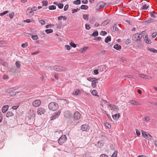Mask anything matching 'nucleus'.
I'll list each match as a JSON object with an SVG mask.
<instances>
[{
  "label": "nucleus",
  "mask_w": 157,
  "mask_h": 157,
  "mask_svg": "<svg viewBox=\"0 0 157 157\" xmlns=\"http://www.w3.org/2000/svg\"><path fill=\"white\" fill-rule=\"evenodd\" d=\"M14 115L13 112L11 111H8L6 114V117H9L13 116Z\"/></svg>",
  "instance_id": "24"
},
{
  "label": "nucleus",
  "mask_w": 157,
  "mask_h": 157,
  "mask_svg": "<svg viewBox=\"0 0 157 157\" xmlns=\"http://www.w3.org/2000/svg\"><path fill=\"white\" fill-rule=\"evenodd\" d=\"M102 140H99L97 144V147L99 148H101L103 146V143Z\"/></svg>",
  "instance_id": "16"
},
{
  "label": "nucleus",
  "mask_w": 157,
  "mask_h": 157,
  "mask_svg": "<svg viewBox=\"0 0 157 157\" xmlns=\"http://www.w3.org/2000/svg\"><path fill=\"white\" fill-rule=\"evenodd\" d=\"M147 50L151 52L154 53H157V50L154 48H151L149 47L147 48Z\"/></svg>",
  "instance_id": "22"
},
{
  "label": "nucleus",
  "mask_w": 157,
  "mask_h": 157,
  "mask_svg": "<svg viewBox=\"0 0 157 157\" xmlns=\"http://www.w3.org/2000/svg\"><path fill=\"white\" fill-rule=\"evenodd\" d=\"M96 79V78H92V77H89L87 79V80L90 82H92L94 79Z\"/></svg>",
  "instance_id": "51"
},
{
  "label": "nucleus",
  "mask_w": 157,
  "mask_h": 157,
  "mask_svg": "<svg viewBox=\"0 0 157 157\" xmlns=\"http://www.w3.org/2000/svg\"><path fill=\"white\" fill-rule=\"evenodd\" d=\"M111 31L113 32H115L116 31L117 33L120 32V30L118 29L117 26V25L115 24H114L111 27Z\"/></svg>",
  "instance_id": "12"
},
{
  "label": "nucleus",
  "mask_w": 157,
  "mask_h": 157,
  "mask_svg": "<svg viewBox=\"0 0 157 157\" xmlns=\"http://www.w3.org/2000/svg\"><path fill=\"white\" fill-rule=\"evenodd\" d=\"M111 37L110 36H108L105 38V43H107L109 41H110L111 40Z\"/></svg>",
  "instance_id": "29"
},
{
  "label": "nucleus",
  "mask_w": 157,
  "mask_h": 157,
  "mask_svg": "<svg viewBox=\"0 0 157 157\" xmlns=\"http://www.w3.org/2000/svg\"><path fill=\"white\" fill-rule=\"evenodd\" d=\"M14 15V12H12L11 13L9 14V16L10 18L12 19L13 18Z\"/></svg>",
  "instance_id": "49"
},
{
  "label": "nucleus",
  "mask_w": 157,
  "mask_h": 157,
  "mask_svg": "<svg viewBox=\"0 0 157 157\" xmlns=\"http://www.w3.org/2000/svg\"><path fill=\"white\" fill-rule=\"evenodd\" d=\"M85 26L86 29L87 30H89L90 29V28L89 25L87 24H86Z\"/></svg>",
  "instance_id": "58"
},
{
  "label": "nucleus",
  "mask_w": 157,
  "mask_h": 157,
  "mask_svg": "<svg viewBox=\"0 0 157 157\" xmlns=\"http://www.w3.org/2000/svg\"><path fill=\"white\" fill-rule=\"evenodd\" d=\"M39 22L42 25H44L45 24V21L43 20H40L39 21Z\"/></svg>",
  "instance_id": "59"
},
{
  "label": "nucleus",
  "mask_w": 157,
  "mask_h": 157,
  "mask_svg": "<svg viewBox=\"0 0 157 157\" xmlns=\"http://www.w3.org/2000/svg\"><path fill=\"white\" fill-rule=\"evenodd\" d=\"M80 10V9L77 8L76 9H73L72 10V13H74Z\"/></svg>",
  "instance_id": "40"
},
{
  "label": "nucleus",
  "mask_w": 157,
  "mask_h": 157,
  "mask_svg": "<svg viewBox=\"0 0 157 157\" xmlns=\"http://www.w3.org/2000/svg\"><path fill=\"white\" fill-rule=\"evenodd\" d=\"M113 109L115 111H117L119 110V108L117 107V106L115 105L113 106Z\"/></svg>",
  "instance_id": "43"
},
{
  "label": "nucleus",
  "mask_w": 157,
  "mask_h": 157,
  "mask_svg": "<svg viewBox=\"0 0 157 157\" xmlns=\"http://www.w3.org/2000/svg\"><path fill=\"white\" fill-rule=\"evenodd\" d=\"M99 79H94V80L91 83V85L92 87L94 88L96 86L97 84L98 83V82L97 81Z\"/></svg>",
  "instance_id": "15"
},
{
  "label": "nucleus",
  "mask_w": 157,
  "mask_h": 157,
  "mask_svg": "<svg viewBox=\"0 0 157 157\" xmlns=\"http://www.w3.org/2000/svg\"><path fill=\"white\" fill-rule=\"evenodd\" d=\"M8 107L9 106L8 105H4L2 108V112L3 113H5L8 110Z\"/></svg>",
  "instance_id": "20"
},
{
  "label": "nucleus",
  "mask_w": 157,
  "mask_h": 157,
  "mask_svg": "<svg viewBox=\"0 0 157 157\" xmlns=\"http://www.w3.org/2000/svg\"><path fill=\"white\" fill-rule=\"evenodd\" d=\"M67 139L65 135H62L58 140V142L60 145H62L63 144Z\"/></svg>",
  "instance_id": "4"
},
{
  "label": "nucleus",
  "mask_w": 157,
  "mask_h": 157,
  "mask_svg": "<svg viewBox=\"0 0 157 157\" xmlns=\"http://www.w3.org/2000/svg\"><path fill=\"white\" fill-rule=\"evenodd\" d=\"M83 10H86L88 8V7L87 6L85 5H82L80 7V9Z\"/></svg>",
  "instance_id": "28"
},
{
  "label": "nucleus",
  "mask_w": 157,
  "mask_h": 157,
  "mask_svg": "<svg viewBox=\"0 0 157 157\" xmlns=\"http://www.w3.org/2000/svg\"><path fill=\"white\" fill-rule=\"evenodd\" d=\"M94 73L95 75H97L98 74L99 72L98 69H95L94 71Z\"/></svg>",
  "instance_id": "62"
},
{
  "label": "nucleus",
  "mask_w": 157,
  "mask_h": 157,
  "mask_svg": "<svg viewBox=\"0 0 157 157\" xmlns=\"http://www.w3.org/2000/svg\"><path fill=\"white\" fill-rule=\"evenodd\" d=\"M19 88L20 87L18 86H16L14 87L11 88L10 89H7L6 90V92L8 93H11L13 90H16V89H14L15 88Z\"/></svg>",
  "instance_id": "18"
},
{
  "label": "nucleus",
  "mask_w": 157,
  "mask_h": 157,
  "mask_svg": "<svg viewBox=\"0 0 157 157\" xmlns=\"http://www.w3.org/2000/svg\"><path fill=\"white\" fill-rule=\"evenodd\" d=\"M110 22V20L108 19H107L105 21L101 23V26L109 24Z\"/></svg>",
  "instance_id": "25"
},
{
  "label": "nucleus",
  "mask_w": 157,
  "mask_h": 157,
  "mask_svg": "<svg viewBox=\"0 0 157 157\" xmlns=\"http://www.w3.org/2000/svg\"><path fill=\"white\" fill-rule=\"evenodd\" d=\"M15 64L18 69H19L21 68V64H20V62L19 61H16Z\"/></svg>",
  "instance_id": "26"
},
{
  "label": "nucleus",
  "mask_w": 157,
  "mask_h": 157,
  "mask_svg": "<svg viewBox=\"0 0 157 157\" xmlns=\"http://www.w3.org/2000/svg\"><path fill=\"white\" fill-rule=\"evenodd\" d=\"M61 113L60 110H58L57 111L55 112L50 117V120L51 121L54 120L56 118H57Z\"/></svg>",
  "instance_id": "3"
},
{
  "label": "nucleus",
  "mask_w": 157,
  "mask_h": 157,
  "mask_svg": "<svg viewBox=\"0 0 157 157\" xmlns=\"http://www.w3.org/2000/svg\"><path fill=\"white\" fill-rule=\"evenodd\" d=\"M19 92H13L12 93H10V94L7 95L9 96V97H10L11 96L13 97L15 95H16L18 93H20Z\"/></svg>",
  "instance_id": "27"
},
{
  "label": "nucleus",
  "mask_w": 157,
  "mask_h": 157,
  "mask_svg": "<svg viewBox=\"0 0 157 157\" xmlns=\"http://www.w3.org/2000/svg\"><path fill=\"white\" fill-rule=\"evenodd\" d=\"M154 14H156L157 13H155L154 11L151 12L150 13L151 16L153 18H155L156 17V16H155Z\"/></svg>",
  "instance_id": "34"
},
{
  "label": "nucleus",
  "mask_w": 157,
  "mask_h": 157,
  "mask_svg": "<svg viewBox=\"0 0 157 157\" xmlns=\"http://www.w3.org/2000/svg\"><path fill=\"white\" fill-rule=\"evenodd\" d=\"M91 93L94 95L98 96L97 95V91L96 90H92L91 92Z\"/></svg>",
  "instance_id": "37"
},
{
  "label": "nucleus",
  "mask_w": 157,
  "mask_h": 157,
  "mask_svg": "<svg viewBox=\"0 0 157 157\" xmlns=\"http://www.w3.org/2000/svg\"><path fill=\"white\" fill-rule=\"evenodd\" d=\"M107 34V32L105 31H101V32L100 34L102 36H105Z\"/></svg>",
  "instance_id": "46"
},
{
  "label": "nucleus",
  "mask_w": 157,
  "mask_h": 157,
  "mask_svg": "<svg viewBox=\"0 0 157 157\" xmlns=\"http://www.w3.org/2000/svg\"><path fill=\"white\" fill-rule=\"evenodd\" d=\"M58 101L60 104H62L63 105H66L68 103L67 100L66 99H58Z\"/></svg>",
  "instance_id": "14"
},
{
  "label": "nucleus",
  "mask_w": 157,
  "mask_h": 157,
  "mask_svg": "<svg viewBox=\"0 0 157 157\" xmlns=\"http://www.w3.org/2000/svg\"><path fill=\"white\" fill-rule=\"evenodd\" d=\"M143 36V35L140 36L138 33H136L132 36V40L134 41L139 43V42L140 41L141 39L142 38Z\"/></svg>",
  "instance_id": "2"
},
{
  "label": "nucleus",
  "mask_w": 157,
  "mask_h": 157,
  "mask_svg": "<svg viewBox=\"0 0 157 157\" xmlns=\"http://www.w3.org/2000/svg\"><path fill=\"white\" fill-rule=\"evenodd\" d=\"M89 15V14H84L83 15V18L85 20H88V17Z\"/></svg>",
  "instance_id": "39"
},
{
  "label": "nucleus",
  "mask_w": 157,
  "mask_h": 157,
  "mask_svg": "<svg viewBox=\"0 0 157 157\" xmlns=\"http://www.w3.org/2000/svg\"><path fill=\"white\" fill-rule=\"evenodd\" d=\"M49 109L52 111L56 110L58 108V104L55 102H52L48 105Z\"/></svg>",
  "instance_id": "1"
},
{
  "label": "nucleus",
  "mask_w": 157,
  "mask_h": 157,
  "mask_svg": "<svg viewBox=\"0 0 157 157\" xmlns=\"http://www.w3.org/2000/svg\"><path fill=\"white\" fill-rule=\"evenodd\" d=\"M26 13L27 15H29L30 17L33 16L34 15L33 11L31 9V7H29L27 10Z\"/></svg>",
  "instance_id": "13"
},
{
  "label": "nucleus",
  "mask_w": 157,
  "mask_h": 157,
  "mask_svg": "<svg viewBox=\"0 0 157 157\" xmlns=\"http://www.w3.org/2000/svg\"><path fill=\"white\" fill-rule=\"evenodd\" d=\"M98 32L97 30H96L94 31L93 32V33L92 34V36H93L95 37L96 36H98Z\"/></svg>",
  "instance_id": "30"
},
{
  "label": "nucleus",
  "mask_w": 157,
  "mask_h": 157,
  "mask_svg": "<svg viewBox=\"0 0 157 157\" xmlns=\"http://www.w3.org/2000/svg\"><path fill=\"white\" fill-rule=\"evenodd\" d=\"M100 157H109L108 156L104 154L100 155Z\"/></svg>",
  "instance_id": "64"
},
{
  "label": "nucleus",
  "mask_w": 157,
  "mask_h": 157,
  "mask_svg": "<svg viewBox=\"0 0 157 157\" xmlns=\"http://www.w3.org/2000/svg\"><path fill=\"white\" fill-rule=\"evenodd\" d=\"M31 9L33 11H36L37 10V8L36 6H34L33 8H31Z\"/></svg>",
  "instance_id": "63"
},
{
  "label": "nucleus",
  "mask_w": 157,
  "mask_h": 157,
  "mask_svg": "<svg viewBox=\"0 0 157 157\" xmlns=\"http://www.w3.org/2000/svg\"><path fill=\"white\" fill-rule=\"evenodd\" d=\"M31 37L33 40H37L39 38L38 36L37 35H33Z\"/></svg>",
  "instance_id": "41"
},
{
  "label": "nucleus",
  "mask_w": 157,
  "mask_h": 157,
  "mask_svg": "<svg viewBox=\"0 0 157 157\" xmlns=\"http://www.w3.org/2000/svg\"><path fill=\"white\" fill-rule=\"evenodd\" d=\"M80 91V90L79 89H77L75 92L74 91L73 92V94L76 95H77Z\"/></svg>",
  "instance_id": "38"
},
{
  "label": "nucleus",
  "mask_w": 157,
  "mask_h": 157,
  "mask_svg": "<svg viewBox=\"0 0 157 157\" xmlns=\"http://www.w3.org/2000/svg\"><path fill=\"white\" fill-rule=\"evenodd\" d=\"M65 47L67 49V50H69L71 48V46L68 45H65Z\"/></svg>",
  "instance_id": "61"
},
{
  "label": "nucleus",
  "mask_w": 157,
  "mask_h": 157,
  "mask_svg": "<svg viewBox=\"0 0 157 157\" xmlns=\"http://www.w3.org/2000/svg\"><path fill=\"white\" fill-rule=\"evenodd\" d=\"M41 104V101L39 100H36L34 101L33 102V105L35 107H37L40 105Z\"/></svg>",
  "instance_id": "11"
},
{
  "label": "nucleus",
  "mask_w": 157,
  "mask_h": 157,
  "mask_svg": "<svg viewBox=\"0 0 157 157\" xmlns=\"http://www.w3.org/2000/svg\"><path fill=\"white\" fill-rule=\"evenodd\" d=\"M63 4L62 3H59V5H58V8L60 9H62L63 8Z\"/></svg>",
  "instance_id": "54"
},
{
  "label": "nucleus",
  "mask_w": 157,
  "mask_h": 157,
  "mask_svg": "<svg viewBox=\"0 0 157 157\" xmlns=\"http://www.w3.org/2000/svg\"><path fill=\"white\" fill-rule=\"evenodd\" d=\"M89 22L92 24H93L94 23V19L93 17L92 18H90Z\"/></svg>",
  "instance_id": "56"
},
{
  "label": "nucleus",
  "mask_w": 157,
  "mask_h": 157,
  "mask_svg": "<svg viewBox=\"0 0 157 157\" xmlns=\"http://www.w3.org/2000/svg\"><path fill=\"white\" fill-rule=\"evenodd\" d=\"M81 129L82 131H87L90 129V127L87 124H83L81 126Z\"/></svg>",
  "instance_id": "8"
},
{
  "label": "nucleus",
  "mask_w": 157,
  "mask_h": 157,
  "mask_svg": "<svg viewBox=\"0 0 157 157\" xmlns=\"http://www.w3.org/2000/svg\"><path fill=\"white\" fill-rule=\"evenodd\" d=\"M2 65L4 66L5 67H7L8 66V64L7 63L5 62H3L2 63Z\"/></svg>",
  "instance_id": "60"
},
{
  "label": "nucleus",
  "mask_w": 157,
  "mask_h": 157,
  "mask_svg": "<svg viewBox=\"0 0 157 157\" xmlns=\"http://www.w3.org/2000/svg\"><path fill=\"white\" fill-rule=\"evenodd\" d=\"M113 48L117 50H120L121 49V47L118 44H115L113 46Z\"/></svg>",
  "instance_id": "19"
},
{
  "label": "nucleus",
  "mask_w": 157,
  "mask_h": 157,
  "mask_svg": "<svg viewBox=\"0 0 157 157\" xmlns=\"http://www.w3.org/2000/svg\"><path fill=\"white\" fill-rule=\"evenodd\" d=\"M81 3V1L80 0H76L73 2V4L76 5L80 4Z\"/></svg>",
  "instance_id": "36"
},
{
  "label": "nucleus",
  "mask_w": 157,
  "mask_h": 157,
  "mask_svg": "<svg viewBox=\"0 0 157 157\" xmlns=\"http://www.w3.org/2000/svg\"><path fill=\"white\" fill-rule=\"evenodd\" d=\"M136 134L138 136H140V131L137 129H136Z\"/></svg>",
  "instance_id": "53"
},
{
  "label": "nucleus",
  "mask_w": 157,
  "mask_h": 157,
  "mask_svg": "<svg viewBox=\"0 0 157 157\" xmlns=\"http://www.w3.org/2000/svg\"><path fill=\"white\" fill-rule=\"evenodd\" d=\"M70 45L72 47H73L74 48H75L76 47V44H75L74 42H71L70 43Z\"/></svg>",
  "instance_id": "48"
},
{
  "label": "nucleus",
  "mask_w": 157,
  "mask_h": 157,
  "mask_svg": "<svg viewBox=\"0 0 157 157\" xmlns=\"http://www.w3.org/2000/svg\"><path fill=\"white\" fill-rule=\"evenodd\" d=\"M68 7H69V6L68 4H67L64 7V11H67L68 9Z\"/></svg>",
  "instance_id": "57"
},
{
  "label": "nucleus",
  "mask_w": 157,
  "mask_h": 157,
  "mask_svg": "<svg viewBox=\"0 0 157 157\" xmlns=\"http://www.w3.org/2000/svg\"><path fill=\"white\" fill-rule=\"evenodd\" d=\"M49 9L50 10H55L56 9V6L54 5H52L49 6Z\"/></svg>",
  "instance_id": "35"
},
{
  "label": "nucleus",
  "mask_w": 157,
  "mask_h": 157,
  "mask_svg": "<svg viewBox=\"0 0 157 157\" xmlns=\"http://www.w3.org/2000/svg\"><path fill=\"white\" fill-rule=\"evenodd\" d=\"M152 20L153 19H152L151 18L150 20L146 21H145V24L147 25L148 23L152 22Z\"/></svg>",
  "instance_id": "44"
},
{
  "label": "nucleus",
  "mask_w": 157,
  "mask_h": 157,
  "mask_svg": "<svg viewBox=\"0 0 157 157\" xmlns=\"http://www.w3.org/2000/svg\"><path fill=\"white\" fill-rule=\"evenodd\" d=\"M53 30L52 29H47L45 30V32L47 34L52 33L53 32Z\"/></svg>",
  "instance_id": "31"
},
{
  "label": "nucleus",
  "mask_w": 157,
  "mask_h": 157,
  "mask_svg": "<svg viewBox=\"0 0 157 157\" xmlns=\"http://www.w3.org/2000/svg\"><path fill=\"white\" fill-rule=\"evenodd\" d=\"M128 103L132 104L134 105H140L138 102H137L135 100H131L130 101H128Z\"/></svg>",
  "instance_id": "21"
},
{
  "label": "nucleus",
  "mask_w": 157,
  "mask_h": 157,
  "mask_svg": "<svg viewBox=\"0 0 157 157\" xmlns=\"http://www.w3.org/2000/svg\"><path fill=\"white\" fill-rule=\"evenodd\" d=\"M117 151H114L113 154L112 155L111 157H117Z\"/></svg>",
  "instance_id": "42"
},
{
  "label": "nucleus",
  "mask_w": 157,
  "mask_h": 157,
  "mask_svg": "<svg viewBox=\"0 0 157 157\" xmlns=\"http://www.w3.org/2000/svg\"><path fill=\"white\" fill-rule=\"evenodd\" d=\"M120 116V113H118L117 114H116L114 115H112V117H113V119L114 120H117L118 119Z\"/></svg>",
  "instance_id": "23"
},
{
  "label": "nucleus",
  "mask_w": 157,
  "mask_h": 157,
  "mask_svg": "<svg viewBox=\"0 0 157 157\" xmlns=\"http://www.w3.org/2000/svg\"><path fill=\"white\" fill-rule=\"evenodd\" d=\"M105 125L106 127H107L109 128H111V124L108 122H106L105 123Z\"/></svg>",
  "instance_id": "45"
},
{
  "label": "nucleus",
  "mask_w": 157,
  "mask_h": 157,
  "mask_svg": "<svg viewBox=\"0 0 157 157\" xmlns=\"http://www.w3.org/2000/svg\"><path fill=\"white\" fill-rule=\"evenodd\" d=\"M149 6H147L146 4H144L142 6V8L143 10H147Z\"/></svg>",
  "instance_id": "33"
},
{
  "label": "nucleus",
  "mask_w": 157,
  "mask_h": 157,
  "mask_svg": "<svg viewBox=\"0 0 157 157\" xmlns=\"http://www.w3.org/2000/svg\"><path fill=\"white\" fill-rule=\"evenodd\" d=\"M88 47H85L82 48H81V52H84L87 50Z\"/></svg>",
  "instance_id": "50"
},
{
  "label": "nucleus",
  "mask_w": 157,
  "mask_h": 157,
  "mask_svg": "<svg viewBox=\"0 0 157 157\" xmlns=\"http://www.w3.org/2000/svg\"><path fill=\"white\" fill-rule=\"evenodd\" d=\"M81 117V115L80 113L78 111L75 112L74 115L73 117L75 120H78Z\"/></svg>",
  "instance_id": "9"
},
{
  "label": "nucleus",
  "mask_w": 157,
  "mask_h": 157,
  "mask_svg": "<svg viewBox=\"0 0 157 157\" xmlns=\"http://www.w3.org/2000/svg\"><path fill=\"white\" fill-rule=\"evenodd\" d=\"M45 111V110L42 108H39L37 110V113L38 114L41 115L42 114H44Z\"/></svg>",
  "instance_id": "17"
},
{
  "label": "nucleus",
  "mask_w": 157,
  "mask_h": 157,
  "mask_svg": "<svg viewBox=\"0 0 157 157\" xmlns=\"http://www.w3.org/2000/svg\"><path fill=\"white\" fill-rule=\"evenodd\" d=\"M106 5V3L103 2H99L96 7V10H98L104 7Z\"/></svg>",
  "instance_id": "7"
},
{
  "label": "nucleus",
  "mask_w": 157,
  "mask_h": 157,
  "mask_svg": "<svg viewBox=\"0 0 157 157\" xmlns=\"http://www.w3.org/2000/svg\"><path fill=\"white\" fill-rule=\"evenodd\" d=\"M145 42L147 44H150L151 43V41L148 38L146 39V40H145Z\"/></svg>",
  "instance_id": "55"
},
{
  "label": "nucleus",
  "mask_w": 157,
  "mask_h": 157,
  "mask_svg": "<svg viewBox=\"0 0 157 157\" xmlns=\"http://www.w3.org/2000/svg\"><path fill=\"white\" fill-rule=\"evenodd\" d=\"M28 45V43L27 42L21 45V47L22 48H25Z\"/></svg>",
  "instance_id": "52"
},
{
  "label": "nucleus",
  "mask_w": 157,
  "mask_h": 157,
  "mask_svg": "<svg viewBox=\"0 0 157 157\" xmlns=\"http://www.w3.org/2000/svg\"><path fill=\"white\" fill-rule=\"evenodd\" d=\"M43 6H46L48 5V2L47 1L44 0L42 2Z\"/></svg>",
  "instance_id": "32"
},
{
  "label": "nucleus",
  "mask_w": 157,
  "mask_h": 157,
  "mask_svg": "<svg viewBox=\"0 0 157 157\" xmlns=\"http://www.w3.org/2000/svg\"><path fill=\"white\" fill-rule=\"evenodd\" d=\"M142 134L143 136L147 140H151L152 139L150 134L142 130Z\"/></svg>",
  "instance_id": "5"
},
{
  "label": "nucleus",
  "mask_w": 157,
  "mask_h": 157,
  "mask_svg": "<svg viewBox=\"0 0 157 157\" xmlns=\"http://www.w3.org/2000/svg\"><path fill=\"white\" fill-rule=\"evenodd\" d=\"M64 115L65 117L67 118L70 119L71 117L72 114L70 111H67L64 113Z\"/></svg>",
  "instance_id": "10"
},
{
  "label": "nucleus",
  "mask_w": 157,
  "mask_h": 157,
  "mask_svg": "<svg viewBox=\"0 0 157 157\" xmlns=\"http://www.w3.org/2000/svg\"><path fill=\"white\" fill-rule=\"evenodd\" d=\"M53 68L55 70L58 71H66L67 70V68L64 67H61L58 66H55L53 67Z\"/></svg>",
  "instance_id": "6"
},
{
  "label": "nucleus",
  "mask_w": 157,
  "mask_h": 157,
  "mask_svg": "<svg viewBox=\"0 0 157 157\" xmlns=\"http://www.w3.org/2000/svg\"><path fill=\"white\" fill-rule=\"evenodd\" d=\"M8 12H9V11H8L7 10L5 11L2 13H0V16H2L3 15H5L6 14L8 13Z\"/></svg>",
  "instance_id": "47"
}]
</instances>
